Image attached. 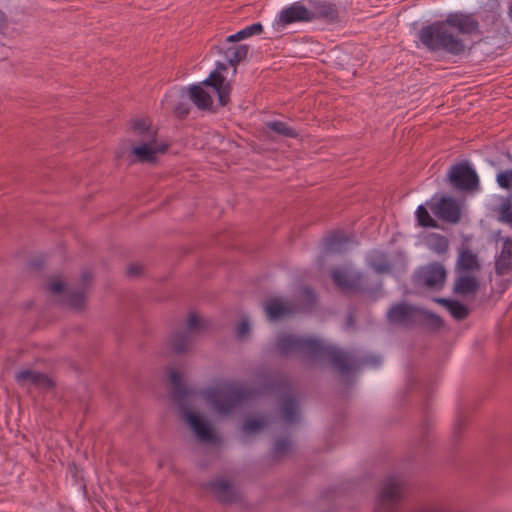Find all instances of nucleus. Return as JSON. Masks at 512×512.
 Returning a JSON list of instances; mask_svg holds the SVG:
<instances>
[{"mask_svg":"<svg viewBox=\"0 0 512 512\" xmlns=\"http://www.w3.org/2000/svg\"><path fill=\"white\" fill-rule=\"evenodd\" d=\"M191 101L201 110L211 109L213 104L212 96L200 85H193L189 88Z\"/></svg>","mask_w":512,"mask_h":512,"instance_id":"cd10ccee","label":"nucleus"},{"mask_svg":"<svg viewBox=\"0 0 512 512\" xmlns=\"http://www.w3.org/2000/svg\"><path fill=\"white\" fill-rule=\"evenodd\" d=\"M169 380L172 385L171 398L180 406L182 418L187 422L200 441H213L215 434L211 423L201 415L187 408V404L190 397L194 394V390L184 384L180 373L177 371L171 370L169 372Z\"/></svg>","mask_w":512,"mask_h":512,"instance_id":"7ed1b4c3","label":"nucleus"},{"mask_svg":"<svg viewBox=\"0 0 512 512\" xmlns=\"http://www.w3.org/2000/svg\"><path fill=\"white\" fill-rule=\"evenodd\" d=\"M434 300L436 303L444 306L451 316L458 321L464 320L469 315L468 308L457 300H450L446 298H435Z\"/></svg>","mask_w":512,"mask_h":512,"instance_id":"c85d7f7f","label":"nucleus"},{"mask_svg":"<svg viewBox=\"0 0 512 512\" xmlns=\"http://www.w3.org/2000/svg\"><path fill=\"white\" fill-rule=\"evenodd\" d=\"M331 277L334 284L344 293H357L363 290V275L344 269H333Z\"/></svg>","mask_w":512,"mask_h":512,"instance_id":"f8f14e48","label":"nucleus"},{"mask_svg":"<svg viewBox=\"0 0 512 512\" xmlns=\"http://www.w3.org/2000/svg\"><path fill=\"white\" fill-rule=\"evenodd\" d=\"M480 289V281L473 274H459L453 285V292L461 296L476 295Z\"/></svg>","mask_w":512,"mask_h":512,"instance_id":"b1692460","label":"nucleus"},{"mask_svg":"<svg viewBox=\"0 0 512 512\" xmlns=\"http://www.w3.org/2000/svg\"><path fill=\"white\" fill-rule=\"evenodd\" d=\"M371 268L377 273H387L391 270V264L383 257H373L370 260Z\"/></svg>","mask_w":512,"mask_h":512,"instance_id":"e433bc0d","label":"nucleus"},{"mask_svg":"<svg viewBox=\"0 0 512 512\" xmlns=\"http://www.w3.org/2000/svg\"><path fill=\"white\" fill-rule=\"evenodd\" d=\"M427 246L436 254L443 255L449 249V241L444 235L432 233L427 239Z\"/></svg>","mask_w":512,"mask_h":512,"instance_id":"7c9ffc66","label":"nucleus"},{"mask_svg":"<svg viewBox=\"0 0 512 512\" xmlns=\"http://www.w3.org/2000/svg\"><path fill=\"white\" fill-rule=\"evenodd\" d=\"M418 38L425 48L433 52L445 51L452 55H459L465 51L463 40L453 34L446 19L422 27L418 32Z\"/></svg>","mask_w":512,"mask_h":512,"instance_id":"20e7f679","label":"nucleus"},{"mask_svg":"<svg viewBox=\"0 0 512 512\" xmlns=\"http://www.w3.org/2000/svg\"><path fill=\"white\" fill-rule=\"evenodd\" d=\"M246 38H248V35L246 34V31L242 29L235 34L228 36L227 43H236Z\"/></svg>","mask_w":512,"mask_h":512,"instance_id":"c03bdc74","label":"nucleus"},{"mask_svg":"<svg viewBox=\"0 0 512 512\" xmlns=\"http://www.w3.org/2000/svg\"><path fill=\"white\" fill-rule=\"evenodd\" d=\"M250 332V325L247 319H243L237 325L236 335L238 338L243 339L248 336Z\"/></svg>","mask_w":512,"mask_h":512,"instance_id":"a19ab883","label":"nucleus"},{"mask_svg":"<svg viewBox=\"0 0 512 512\" xmlns=\"http://www.w3.org/2000/svg\"><path fill=\"white\" fill-rule=\"evenodd\" d=\"M265 311L270 320H276L295 311L290 303H284L280 298H271L266 301Z\"/></svg>","mask_w":512,"mask_h":512,"instance_id":"bb28decb","label":"nucleus"},{"mask_svg":"<svg viewBox=\"0 0 512 512\" xmlns=\"http://www.w3.org/2000/svg\"><path fill=\"white\" fill-rule=\"evenodd\" d=\"M499 17V14L493 12V11H487L486 12V19H491L493 22L496 21Z\"/></svg>","mask_w":512,"mask_h":512,"instance_id":"49530a36","label":"nucleus"},{"mask_svg":"<svg viewBox=\"0 0 512 512\" xmlns=\"http://www.w3.org/2000/svg\"><path fill=\"white\" fill-rule=\"evenodd\" d=\"M353 243V237L343 232H333L325 239V251L328 253H342Z\"/></svg>","mask_w":512,"mask_h":512,"instance_id":"a878e982","label":"nucleus"},{"mask_svg":"<svg viewBox=\"0 0 512 512\" xmlns=\"http://www.w3.org/2000/svg\"><path fill=\"white\" fill-rule=\"evenodd\" d=\"M446 23L462 34H475L479 31V23L473 14L451 13L446 17Z\"/></svg>","mask_w":512,"mask_h":512,"instance_id":"dca6fc26","label":"nucleus"},{"mask_svg":"<svg viewBox=\"0 0 512 512\" xmlns=\"http://www.w3.org/2000/svg\"><path fill=\"white\" fill-rule=\"evenodd\" d=\"M499 221L512 227V201L505 198L499 207Z\"/></svg>","mask_w":512,"mask_h":512,"instance_id":"72a5a7b5","label":"nucleus"},{"mask_svg":"<svg viewBox=\"0 0 512 512\" xmlns=\"http://www.w3.org/2000/svg\"><path fill=\"white\" fill-rule=\"evenodd\" d=\"M481 270V263L477 254L469 248H461L456 261V271L458 274H474Z\"/></svg>","mask_w":512,"mask_h":512,"instance_id":"aec40b11","label":"nucleus"},{"mask_svg":"<svg viewBox=\"0 0 512 512\" xmlns=\"http://www.w3.org/2000/svg\"><path fill=\"white\" fill-rule=\"evenodd\" d=\"M217 70L210 73L209 77L203 84L210 86L218 96V101L221 106H225L230 101L231 85L226 81L225 77L220 73L226 70L227 66L223 62H218L216 65Z\"/></svg>","mask_w":512,"mask_h":512,"instance_id":"9b49d317","label":"nucleus"},{"mask_svg":"<svg viewBox=\"0 0 512 512\" xmlns=\"http://www.w3.org/2000/svg\"><path fill=\"white\" fill-rule=\"evenodd\" d=\"M244 30L246 31L248 37H250L253 35L261 34L263 31V26L260 23H254L250 26L245 27Z\"/></svg>","mask_w":512,"mask_h":512,"instance_id":"37998d69","label":"nucleus"},{"mask_svg":"<svg viewBox=\"0 0 512 512\" xmlns=\"http://www.w3.org/2000/svg\"><path fill=\"white\" fill-rule=\"evenodd\" d=\"M216 49L231 66H236L243 61L249 51L248 45L227 43V39L224 43L218 45Z\"/></svg>","mask_w":512,"mask_h":512,"instance_id":"a211bd4d","label":"nucleus"},{"mask_svg":"<svg viewBox=\"0 0 512 512\" xmlns=\"http://www.w3.org/2000/svg\"><path fill=\"white\" fill-rule=\"evenodd\" d=\"M208 327V322L196 313H190L187 326L183 331L171 335L168 345L172 351L181 354L188 350L194 340V336L203 332Z\"/></svg>","mask_w":512,"mask_h":512,"instance_id":"423d86ee","label":"nucleus"},{"mask_svg":"<svg viewBox=\"0 0 512 512\" xmlns=\"http://www.w3.org/2000/svg\"><path fill=\"white\" fill-rule=\"evenodd\" d=\"M267 420L264 418H249L245 421L243 430L245 433H254L264 428Z\"/></svg>","mask_w":512,"mask_h":512,"instance_id":"c9c22d12","label":"nucleus"},{"mask_svg":"<svg viewBox=\"0 0 512 512\" xmlns=\"http://www.w3.org/2000/svg\"><path fill=\"white\" fill-rule=\"evenodd\" d=\"M169 380L172 385L171 398L180 406L182 418L187 422L200 441H213L215 434L211 423L201 415L187 408V404L190 397L194 394V390L184 384L180 373L177 371L171 370L169 372Z\"/></svg>","mask_w":512,"mask_h":512,"instance_id":"f03ea898","label":"nucleus"},{"mask_svg":"<svg viewBox=\"0 0 512 512\" xmlns=\"http://www.w3.org/2000/svg\"><path fill=\"white\" fill-rule=\"evenodd\" d=\"M167 149V144L159 143L157 140L143 141L131 150V156L134 157L131 162L155 163L157 155L165 153Z\"/></svg>","mask_w":512,"mask_h":512,"instance_id":"4468645a","label":"nucleus"},{"mask_svg":"<svg viewBox=\"0 0 512 512\" xmlns=\"http://www.w3.org/2000/svg\"><path fill=\"white\" fill-rule=\"evenodd\" d=\"M416 218L421 227L438 228L437 221L430 216L428 210L423 205L418 206Z\"/></svg>","mask_w":512,"mask_h":512,"instance_id":"473e14b6","label":"nucleus"},{"mask_svg":"<svg viewBox=\"0 0 512 512\" xmlns=\"http://www.w3.org/2000/svg\"><path fill=\"white\" fill-rule=\"evenodd\" d=\"M421 309L401 302L391 306L387 312L389 323L404 327L413 326L420 316Z\"/></svg>","mask_w":512,"mask_h":512,"instance_id":"9d476101","label":"nucleus"},{"mask_svg":"<svg viewBox=\"0 0 512 512\" xmlns=\"http://www.w3.org/2000/svg\"><path fill=\"white\" fill-rule=\"evenodd\" d=\"M497 183L503 189L512 188V170L500 172L497 175Z\"/></svg>","mask_w":512,"mask_h":512,"instance_id":"58836bf2","label":"nucleus"},{"mask_svg":"<svg viewBox=\"0 0 512 512\" xmlns=\"http://www.w3.org/2000/svg\"><path fill=\"white\" fill-rule=\"evenodd\" d=\"M431 211L442 221L457 224L461 220V209L458 202L447 196H442L430 205Z\"/></svg>","mask_w":512,"mask_h":512,"instance_id":"ddd939ff","label":"nucleus"},{"mask_svg":"<svg viewBox=\"0 0 512 512\" xmlns=\"http://www.w3.org/2000/svg\"><path fill=\"white\" fill-rule=\"evenodd\" d=\"M254 391L233 383H220L207 388L203 392L205 399L211 404L213 410L221 415L230 414L244 401L251 399Z\"/></svg>","mask_w":512,"mask_h":512,"instance_id":"39448f33","label":"nucleus"},{"mask_svg":"<svg viewBox=\"0 0 512 512\" xmlns=\"http://www.w3.org/2000/svg\"><path fill=\"white\" fill-rule=\"evenodd\" d=\"M402 484L398 477H388L379 494L378 503L381 509L394 512L401 500Z\"/></svg>","mask_w":512,"mask_h":512,"instance_id":"1a4fd4ad","label":"nucleus"},{"mask_svg":"<svg viewBox=\"0 0 512 512\" xmlns=\"http://www.w3.org/2000/svg\"><path fill=\"white\" fill-rule=\"evenodd\" d=\"M420 316L423 317L425 324L432 329H439L443 326V320L441 317L430 311L421 309Z\"/></svg>","mask_w":512,"mask_h":512,"instance_id":"f704fd0d","label":"nucleus"},{"mask_svg":"<svg viewBox=\"0 0 512 512\" xmlns=\"http://www.w3.org/2000/svg\"><path fill=\"white\" fill-rule=\"evenodd\" d=\"M190 112L189 106L187 103L180 102L174 107V113L177 117L183 119Z\"/></svg>","mask_w":512,"mask_h":512,"instance_id":"79ce46f5","label":"nucleus"},{"mask_svg":"<svg viewBox=\"0 0 512 512\" xmlns=\"http://www.w3.org/2000/svg\"><path fill=\"white\" fill-rule=\"evenodd\" d=\"M143 266L139 264H131L127 268V275L129 277H137L142 273Z\"/></svg>","mask_w":512,"mask_h":512,"instance_id":"a18cd8bd","label":"nucleus"},{"mask_svg":"<svg viewBox=\"0 0 512 512\" xmlns=\"http://www.w3.org/2000/svg\"><path fill=\"white\" fill-rule=\"evenodd\" d=\"M132 133L143 141L157 140V131L152 127L149 118H136L131 120Z\"/></svg>","mask_w":512,"mask_h":512,"instance_id":"393cba45","label":"nucleus"},{"mask_svg":"<svg viewBox=\"0 0 512 512\" xmlns=\"http://www.w3.org/2000/svg\"><path fill=\"white\" fill-rule=\"evenodd\" d=\"M447 177L450 184L458 190L471 191L478 188L477 173L466 162L453 165Z\"/></svg>","mask_w":512,"mask_h":512,"instance_id":"6e6552de","label":"nucleus"},{"mask_svg":"<svg viewBox=\"0 0 512 512\" xmlns=\"http://www.w3.org/2000/svg\"><path fill=\"white\" fill-rule=\"evenodd\" d=\"M207 488L214 496L223 503H231L238 498L237 491L231 483L222 477H219L207 484Z\"/></svg>","mask_w":512,"mask_h":512,"instance_id":"6ab92c4d","label":"nucleus"},{"mask_svg":"<svg viewBox=\"0 0 512 512\" xmlns=\"http://www.w3.org/2000/svg\"><path fill=\"white\" fill-rule=\"evenodd\" d=\"M309 16L308 7L301 2H295L280 12L278 23L285 26L295 22H309Z\"/></svg>","mask_w":512,"mask_h":512,"instance_id":"412c9836","label":"nucleus"},{"mask_svg":"<svg viewBox=\"0 0 512 512\" xmlns=\"http://www.w3.org/2000/svg\"><path fill=\"white\" fill-rule=\"evenodd\" d=\"M266 127L278 135L289 138H297L298 133L282 121H270L266 123Z\"/></svg>","mask_w":512,"mask_h":512,"instance_id":"2f4dec72","label":"nucleus"},{"mask_svg":"<svg viewBox=\"0 0 512 512\" xmlns=\"http://www.w3.org/2000/svg\"><path fill=\"white\" fill-rule=\"evenodd\" d=\"M308 12L310 14L309 21L321 19L327 22H336L339 17L337 6L322 0H309Z\"/></svg>","mask_w":512,"mask_h":512,"instance_id":"2eb2a0df","label":"nucleus"},{"mask_svg":"<svg viewBox=\"0 0 512 512\" xmlns=\"http://www.w3.org/2000/svg\"><path fill=\"white\" fill-rule=\"evenodd\" d=\"M494 270L498 276L512 273V238H502L500 253L495 257Z\"/></svg>","mask_w":512,"mask_h":512,"instance_id":"f3484780","label":"nucleus"},{"mask_svg":"<svg viewBox=\"0 0 512 512\" xmlns=\"http://www.w3.org/2000/svg\"><path fill=\"white\" fill-rule=\"evenodd\" d=\"M275 346L281 356L297 354L306 360H327L341 374H347L353 368L349 353L318 338L282 333L277 336Z\"/></svg>","mask_w":512,"mask_h":512,"instance_id":"f257e3e1","label":"nucleus"},{"mask_svg":"<svg viewBox=\"0 0 512 512\" xmlns=\"http://www.w3.org/2000/svg\"><path fill=\"white\" fill-rule=\"evenodd\" d=\"M446 278L447 271L444 265L439 262H431L415 271L413 282L416 287L439 291L444 287Z\"/></svg>","mask_w":512,"mask_h":512,"instance_id":"0eeeda50","label":"nucleus"},{"mask_svg":"<svg viewBox=\"0 0 512 512\" xmlns=\"http://www.w3.org/2000/svg\"><path fill=\"white\" fill-rule=\"evenodd\" d=\"M424 512H438V509L436 507H428L424 510Z\"/></svg>","mask_w":512,"mask_h":512,"instance_id":"de8ad7c7","label":"nucleus"},{"mask_svg":"<svg viewBox=\"0 0 512 512\" xmlns=\"http://www.w3.org/2000/svg\"><path fill=\"white\" fill-rule=\"evenodd\" d=\"M508 15H509V17H510V19H511V21H512V0H511V2H510V5H509Z\"/></svg>","mask_w":512,"mask_h":512,"instance_id":"09e8293b","label":"nucleus"},{"mask_svg":"<svg viewBox=\"0 0 512 512\" xmlns=\"http://www.w3.org/2000/svg\"><path fill=\"white\" fill-rule=\"evenodd\" d=\"M290 447H291V443L288 439H286V438L278 439L274 444L273 453L276 457H281L282 455L289 452Z\"/></svg>","mask_w":512,"mask_h":512,"instance_id":"4c0bfd02","label":"nucleus"},{"mask_svg":"<svg viewBox=\"0 0 512 512\" xmlns=\"http://www.w3.org/2000/svg\"><path fill=\"white\" fill-rule=\"evenodd\" d=\"M281 412L283 420L288 424L298 421L297 401L292 394L285 395L281 401Z\"/></svg>","mask_w":512,"mask_h":512,"instance_id":"c756f323","label":"nucleus"},{"mask_svg":"<svg viewBox=\"0 0 512 512\" xmlns=\"http://www.w3.org/2000/svg\"><path fill=\"white\" fill-rule=\"evenodd\" d=\"M304 293L307 294L308 296H310L312 294V291L308 288H305L304 290Z\"/></svg>","mask_w":512,"mask_h":512,"instance_id":"8fccbe9b","label":"nucleus"},{"mask_svg":"<svg viewBox=\"0 0 512 512\" xmlns=\"http://www.w3.org/2000/svg\"><path fill=\"white\" fill-rule=\"evenodd\" d=\"M15 380L20 386L32 385L42 388H50L53 386L52 380L47 375L29 369L17 372L15 374Z\"/></svg>","mask_w":512,"mask_h":512,"instance_id":"5701e85b","label":"nucleus"},{"mask_svg":"<svg viewBox=\"0 0 512 512\" xmlns=\"http://www.w3.org/2000/svg\"><path fill=\"white\" fill-rule=\"evenodd\" d=\"M92 280V274L89 270H84L81 275V287L77 290L70 289L66 295V303L75 310H81L85 306L86 289Z\"/></svg>","mask_w":512,"mask_h":512,"instance_id":"4be33fe9","label":"nucleus"},{"mask_svg":"<svg viewBox=\"0 0 512 512\" xmlns=\"http://www.w3.org/2000/svg\"><path fill=\"white\" fill-rule=\"evenodd\" d=\"M47 289L52 294H62L65 291V284L59 279H52L48 283Z\"/></svg>","mask_w":512,"mask_h":512,"instance_id":"ea45409f","label":"nucleus"}]
</instances>
